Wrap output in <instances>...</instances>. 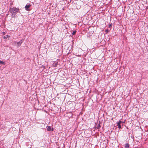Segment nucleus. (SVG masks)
I'll use <instances>...</instances> for the list:
<instances>
[{"label":"nucleus","mask_w":148,"mask_h":148,"mask_svg":"<svg viewBox=\"0 0 148 148\" xmlns=\"http://www.w3.org/2000/svg\"><path fill=\"white\" fill-rule=\"evenodd\" d=\"M45 66H43V65H42L41 67V68H43L44 69H45Z\"/></svg>","instance_id":"nucleus-11"},{"label":"nucleus","mask_w":148,"mask_h":148,"mask_svg":"<svg viewBox=\"0 0 148 148\" xmlns=\"http://www.w3.org/2000/svg\"><path fill=\"white\" fill-rule=\"evenodd\" d=\"M10 37V36L8 35H6L5 36H4L3 37V38L4 39H6L7 38H9Z\"/></svg>","instance_id":"nucleus-7"},{"label":"nucleus","mask_w":148,"mask_h":148,"mask_svg":"<svg viewBox=\"0 0 148 148\" xmlns=\"http://www.w3.org/2000/svg\"><path fill=\"white\" fill-rule=\"evenodd\" d=\"M101 127V126L100 124H98L97 125V129H99V128Z\"/></svg>","instance_id":"nucleus-10"},{"label":"nucleus","mask_w":148,"mask_h":148,"mask_svg":"<svg viewBox=\"0 0 148 148\" xmlns=\"http://www.w3.org/2000/svg\"><path fill=\"white\" fill-rule=\"evenodd\" d=\"M122 123V121H121L116 123L117 125L118 126V128L119 129L121 128V127L120 124Z\"/></svg>","instance_id":"nucleus-3"},{"label":"nucleus","mask_w":148,"mask_h":148,"mask_svg":"<svg viewBox=\"0 0 148 148\" xmlns=\"http://www.w3.org/2000/svg\"><path fill=\"white\" fill-rule=\"evenodd\" d=\"M108 29L106 30L105 31V32H106V33H108Z\"/></svg>","instance_id":"nucleus-13"},{"label":"nucleus","mask_w":148,"mask_h":148,"mask_svg":"<svg viewBox=\"0 0 148 148\" xmlns=\"http://www.w3.org/2000/svg\"><path fill=\"white\" fill-rule=\"evenodd\" d=\"M47 130L49 131L52 132L53 131V129L51 128V127L50 126H47Z\"/></svg>","instance_id":"nucleus-4"},{"label":"nucleus","mask_w":148,"mask_h":148,"mask_svg":"<svg viewBox=\"0 0 148 148\" xmlns=\"http://www.w3.org/2000/svg\"><path fill=\"white\" fill-rule=\"evenodd\" d=\"M112 26V23H111V24H109V26L110 27H111Z\"/></svg>","instance_id":"nucleus-12"},{"label":"nucleus","mask_w":148,"mask_h":148,"mask_svg":"<svg viewBox=\"0 0 148 148\" xmlns=\"http://www.w3.org/2000/svg\"><path fill=\"white\" fill-rule=\"evenodd\" d=\"M19 11V9L18 8L14 7L12 8H10L9 10V11L12 13L11 16L13 17H14L17 13Z\"/></svg>","instance_id":"nucleus-1"},{"label":"nucleus","mask_w":148,"mask_h":148,"mask_svg":"<svg viewBox=\"0 0 148 148\" xmlns=\"http://www.w3.org/2000/svg\"><path fill=\"white\" fill-rule=\"evenodd\" d=\"M0 63L1 64H2L3 65H5V63L3 62V61H1V60H0Z\"/></svg>","instance_id":"nucleus-9"},{"label":"nucleus","mask_w":148,"mask_h":148,"mask_svg":"<svg viewBox=\"0 0 148 148\" xmlns=\"http://www.w3.org/2000/svg\"><path fill=\"white\" fill-rule=\"evenodd\" d=\"M23 42V40H21L20 41L18 42H17V45L18 46H20L21 45V44Z\"/></svg>","instance_id":"nucleus-5"},{"label":"nucleus","mask_w":148,"mask_h":148,"mask_svg":"<svg viewBox=\"0 0 148 148\" xmlns=\"http://www.w3.org/2000/svg\"><path fill=\"white\" fill-rule=\"evenodd\" d=\"M31 6L30 4H27L25 6V8L26 10L29 11V8Z\"/></svg>","instance_id":"nucleus-2"},{"label":"nucleus","mask_w":148,"mask_h":148,"mask_svg":"<svg viewBox=\"0 0 148 148\" xmlns=\"http://www.w3.org/2000/svg\"><path fill=\"white\" fill-rule=\"evenodd\" d=\"M76 32L77 31L76 30L73 31L72 33V35H74L76 34Z\"/></svg>","instance_id":"nucleus-8"},{"label":"nucleus","mask_w":148,"mask_h":148,"mask_svg":"<svg viewBox=\"0 0 148 148\" xmlns=\"http://www.w3.org/2000/svg\"><path fill=\"white\" fill-rule=\"evenodd\" d=\"M125 148H129L130 147V145L128 143L125 144Z\"/></svg>","instance_id":"nucleus-6"}]
</instances>
